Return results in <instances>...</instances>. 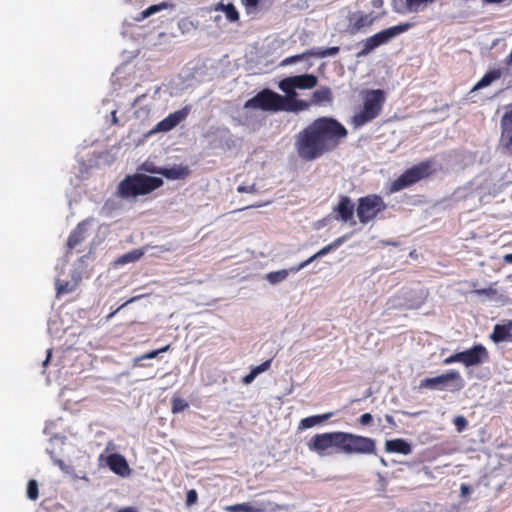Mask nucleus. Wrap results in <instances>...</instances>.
<instances>
[{
    "label": "nucleus",
    "instance_id": "obj_1",
    "mask_svg": "<svg viewBox=\"0 0 512 512\" xmlns=\"http://www.w3.org/2000/svg\"><path fill=\"white\" fill-rule=\"evenodd\" d=\"M347 134L336 119L319 117L296 135L295 148L302 160L312 161L335 150Z\"/></svg>",
    "mask_w": 512,
    "mask_h": 512
},
{
    "label": "nucleus",
    "instance_id": "obj_2",
    "mask_svg": "<svg viewBox=\"0 0 512 512\" xmlns=\"http://www.w3.org/2000/svg\"><path fill=\"white\" fill-rule=\"evenodd\" d=\"M307 446L310 451L319 455L327 454L330 448L347 455H374L377 452L376 441L373 438L342 431L316 434L309 440Z\"/></svg>",
    "mask_w": 512,
    "mask_h": 512
},
{
    "label": "nucleus",
    "instance_id": "obj_3",
    "mask_svg": "<svg viewBox=\"0 0 512 512\" xmlns=\"http://www.w3.org/2000/svg\"><path fill=\"white\" fill-rule=\"evenodd\" d=\"M295 104L292 99L284 98V96L277 92L265 88L259 91L255 96L248 99L245 104V109L262 110L265 112H290L294 108Z\"/></svg>",
    "mask_w": 512,
    "mask_h": 512
},
{
    "label": "nucleus",
    "instance_id": "obj_4",
    "mask_svg": "<svg viewBox=\"0 0 512 512\" xmlns=\"http://www.w3.org/2000/svg\"><path fill=\"white\" fill-rule=\"evenodd\" d=\"M163 185V180L145 174H134L126 176L118 184V195L122 198L137 197L146 195Z\"/></svg>",
    "mask_w": 512,
    "mask_h": 512
},
{
    "label": "nucleus",
    "instance_id": "obj_5",
    "mask_svg": "<svg viewBox=\"0 0 512 512\" xmlns=\"http://www.w3.org/2000/svg\"><path fill=\"white\" fill-rule=\"evenodd\" d=\"M436 172L435 160L429 158L405 170L390 186V192L403 190L420 180L426 179Z\"/></svg>",
    "mask_w": 512,
    "mask_h": 512
},
{
    "label": "nucleus",
    "instance_id": "obj_6",
    "mask_svg": "<svg viewBox=\"0 0 512 512\" xmlns=\"http://www.w3.org/2000/svg\"><path fill=\"white\" fill-rule=\"evenodd\" d=\"M385 100L386 96L383 90H368L364 95L363 109L353 116V124L360 127L378 117Z\"/></svg>",
    "mask_w": 512,
    "mask_h": 512
},
{
    "label": "nucleus",
    "instance_id": "obj_7",
    "mask_svg": "<svg viewBox=\"0 0 512 512\" xmlns=\"http://www.w3.org/2000/svg\"><path fill=\"white\" fill-rule=\"evenodd\" d=\"M413 26L412 23H400L398 25L384 29L363 41L361 50L356 54L358 58L368 55L375 48L388 43L392 38L408 31Z\"/></svg>",
    "mask_w": 512,
    "mask_h": 512
},
{
    "label": "nucleus",
    "instance_id": "obj_8",
    "mask_svg": "<svg viewBox=\"0 0 512 512\" xmlns=\"http://www.w3.org/2000/svg\"><path fill=\"white\" fill-rule=\"evenodd\" d=\"M387 209L383 198L378 194H369L358 199L356 213L359 222L368 224Z\"/></svg>",
    "mask_w": 512,
    "mask_h": 512
},
{
    "label": "nucleus",
    "instance_id": "obj_9",
    "mask_svg": "<svg viewBox=\"0 0 512 512\" xmlns=\"http://www.w3.org/2000/svg\"><path fill=\"white\" fill-rule=\"evenodd\" d=\"M464 382L460 373L450 370L436 377L425 378L420 382L419 388L443 390L450 388L452 391H459L463 388Z\"/></svg>",
    "mask_w": 512,
    "mask_h": 512
},
{
    "label": "nucleus",
    "instance_id": "obj_10",
    "mask_svg": "<svg viewBox=\"0 0 512 512\" xmlns=\"http://www.w3.org/2000/svg\"><path fill=\"white\" fill-rule=\"evenodd\" d=\"M500 128V145L504 152L512 157V104L507 106V110L500 120Z\"/></svg>",
    "mask_w": 512,
    "mask_h": 512
},
{
    "label": "nucleus",
    "instance_id": "obj_11",
    "mask_svg": "<svg viewBox=\"0 0 512 512\" xmlns=\"http://www.w3.org/2000/svg\"><path fill=\"white\" fill-rule=\"evenodd\" d=\"M462 364L466 367L477 366L489 360V352L482 344L461 352Z\"/></svg>",
    "mask_w": 512,
    "mask_h": 512
},
{
    "label": "nucleus",
    "instance_id": "obj_12",
    "mask_svg": "<svg viewBox=\"0 0 512 512\" xmlns=\"http://www.w3.org/2000/svg\"><path fill=\"white\" fill-rule=\"evenodd\" d=\"M279 88L286 94L284 98H290L295 103L293 104L295 109H293L291 112L303 111L309 107L307 102L297 99V93L295 92L296 85L293 76L281 80L279 83Z\"/></svg>",
    "mask_w": 512,
    "mask_h": 512
},
{
    "label": "nucleus",
    "instance_id": "obj_13",
    "mask_svg": "<svg viewBox=\"0 0 512 512\" xmlns=\"http://www.w3.org/2000/svg\"><path fill=\"white\" fill-rule=\"evenodd\" d=\"M354 211L355 205L352 200L348 196L342 195L332 212L336 220L355 224V221H353Z\"/></svg>",
    "mask_w": 512,
    "mask_h": 512
},
{
    "label": "nucleus",
    "instance_id": "obj_14",
    "mask_svg": "<svg viewBox=\"0 0 512 512\" xmlns=\"http://www.w3.org/2000/svg\"><path fill=\"white\" fill-rule=\"evenodd\" d=\"M94 221L93 218H87L80 223L71 231L67 239V248L72 251L78 245L85 241L88 232V226Z\"/></svg>",
    "mask_w": 512,
    "mask_h": 512
},
{
    "label": "nucleus",
    "instance_id": "obj_15",
    "mask_svg": "<svg viewBox=\"0 0 512 512\" xmlns=\"http://www.w3.org/2000/svg\"><path fill=\"white\" fill-rule=\"evenodd\" d=\"M190 112V108L188 106L175 111L174 113L169 114L166 118L160 121L157 126V131L167 132L176 127L180 122L186 119Z\"/></svg>",
    "mask_w": 512,
    "mask_h": 512
},
{
    "label": "nucleus",
    "instance_id": "obj_16",
    "mask_svg": "<svg viewBox=\"0 0 512 512\" xmlns=\"http://www.w3.org/2000/svg\"><path fill=\"white\" fill-rule=\"evenodd\" d=\"M107 466L115 474L120 476H127L130 472L129 465L125 457L119 453H112L106 457Z\"/></svg>",
    "mask_w": 512,
    "mask_h": 512
},
{
    "label": "nucleus",
    "instance_id": "obj_17",
    "mask_svg": "<svg viewBox=\"0 0 512 512\" xmlns=\"http://www.w3.org/2000/svg\"><path fill=\"white\" fill-rule=\"evenodd\" d=\"M345 239H346L345 236L335 239L332 243H330V244L326 245L325 247H323L322 249H320L318 252H316L310 258L301 262L298 266L291 267V271L293 273L300 271L301 269H303L304 267L309 265L311 262H313L317 258L322 257V256L328 254L329 252H331L332 250L338 248L345 241Z\"/></svg>",
    "mask_w": 512,
    "mask_h": 512
},
{
    "label": "nucleus",
    "instance_id": "obj_18",
    "mask_svg": "<svg viewBox=\"0 0 512 512\" xmlns=\"http://www.w3.org/2000/svg\"><path fill=\"white\" fill-rule=\"evenodd\" d=\"M503 75H507L504 68H494L487 71L484 76L473 86L470 93L491 85L494 81L500 79Z\"/></svg>",
    "mask_w": 512,
    "mask_h": 512
},
{
    "label": "nucleus",
    "instance_id": "obj_19",
    "mask_svg": "<svg viewBox=\"0 0 512 512\" xmlns=\"http://www.w3.org/2000/svg\"><path fill=\"white\" fill-rule=\"evenodd\" d=\"M191 173L189 166L187 165H174L170 168H162L160 175L164 176L168 180H183L187 178Z\"/></svg>",
    "mask_w": 512,
    "mask_h": 512
},
{
    "label": "nucleus",
    "instance_id": "obj_20",
    "mask_svg": "<svg viewBox=\"0 0 512 512\" xmlns=\"http://www.w3.org/2000/svg\"><path fill=\"white\" fill-rule=\"evenodd\" d=\"M224 509L227 512H266L267 505L264 502H256L255 504L245 502L229 505Z\"/></svg>",
    "mask_w": 512,
    "mask_h": 512
},
{
    "label": "nucleus",
    "instance_id": "obj_21",
    "mask_svg": "<svg viewBox=\"0 0 512 512\" xmlns=\"http://www.w3.org/2000/svg\"><path fill=\"white\" fill-rule=\"evenodd\" d=\"M385 449L389 453H398L403 455H408L412 452L411 445L401 438L387 440L385 443Z\"/></svg>",
    "mask_w": 512,
    "mask_h": 512
},
{
    "label": "nucleus",
    "instance_id": "obj_22",
    "mask_svg": "<svg viewBox=\"0 0 512 512\" xmlns=\"http://www.w3.org/2000/svg\"><path fill=\"white\" fill-rule=\"evenodd\" d=\"M332 416H333V412H328V413L321 414V415H313V416L303 418L299 423L298 429L303 430V429L312 428L324 421H327Z\"/></svg>",
    "mask_w": 512,
    "mask_h": 512
},
{
    "label": "nucleus",
    "instance_id": "obj_23",
    "mask_svg": "<svg viewBox=\"0 0 512 512\" xmlns=\"http://www.w3.org/2000/svg\"><path fill=\"white\" fill-rule=\"evenodd\" d=\"M511 330H512L511 325H508L507 323L503 324V325L496 324L494 326V329H493V332H492L490 338L495 343L506 341V340L512 338Z\"/></svg>",
    "mask_w": 512,
    "mask_h": 512
},
{
    "label": "nucleus",
    "instance_id": "obj_24",
    "mask_svg": "<svg viewBox=\"0 0 512 512\" xmlns=\"http://www.w3.org/2000/svg\"><path fill=\"white\" fill-rule=\"evenodd\" d=\"M296 89H312L314 88L317 83L318 79L313 74H303V75H297L293 76Z\"/></svg>",
    "mask_w": 512,
    "mask_h": 512
},
{
    "label": "nucleus",
    "instance_id": "obj_25",
    "mask_svg": "<svg viewBox=\"0 0 512 512\" xmlns=\"http://www.w3.org/2000/svg\"><path fill=\"white\" fill-rule=\"evenodd\" d=\"M356 19L350 25V32L355 34L365 27H369L373 23V18L370 14H359L355 16Z\"/></svg>",
    "mask_w": 512,
    "mask_h": 512
},
{
    "label": "nucleus",
    "instance_id": "obj_26",
    "mask_svg": "<svg viewBox=\"0 0 512 512\" xmlns=\"http://www.w3.org/2000/svg\"><path fill=\"white\" fill-rule=\"evenodd\" d=\"M332 100L333 96L329 87H322L313 92L312 102L315 104L331 103Z\"/></svg>",
    "mask_w": 512,
    "mask_h": 512
},
{
    "label": "nucleus",
    "instance_id": "obj_27",
    "mask_svg": "<svg viewBox=\"0 0 512 512\" xmlns=\"http://www.w3.org/2000/svg\"><path fill=\"white\" fill-rule=\"evenodd\" d=\"M339 50L340 49L338 46H333L329 48H314L309 50L308 54L313 57L325 58L328 56H335L336 54H338Z\"/></svg>",
    "mask_w": 512,
    "mask_h": 512
},
{
    "label": "nucleus",
    "instance_id": "obj_28",
    "mask_svg": "<svg viewBox=\"0 0 512 512\" xmlns=\"http://www.w3.org/2000/svg\"><path fill=\"white\" fill-rule=\"evenodd\" d=\"M434 1L435 0H405V4L409 12H419Z\"/></svg>",
    "mask_w": 512,
    "mask_h": 512
},
{
    "label": "nucleus",
    "instance_id": "obj_29",
    "mask_svg": "<svg viewBox=\"0 0 512 512\" xmlns=\"http://www.w3.org/2000/svg\"><path fill=\"white\" fill-rule=\"evenodd\" d=\"M144 252L141 249L132 250L121 257L118 258L117 263L119 264H127L130 262H135L139 260L143 256Z\"/></svg>",
    "mask_w": 512,
    "mask_h": 512
},
{
    "label": "nucleus",
    "instance_id": "obj_30",
    "mask_svg": "<svg viewBox=\"0 0 512 512\" xmlns=\"http://www.w3.org/2000/svg\"><path fill=\"white\" fill-rule=\"evenodd\" d=\"M289 272H292L291 268L289 270L283 269V270L273 271L266 275V279L271 284H277V283L285 280L288 277Z\"/></svg>",
    "mask_w": 512,
    "mask_h": 512
},
{
    "label": "nucleus",
    "instance_id": "obj_31",
    "mask_svg": "<svg viewBox=\"0 0 512 512\" xmlns=\"http://www.w3.org/2000/svg\"><path fill=\"white\" fill-rule=\"evenodd\" d=\"M189 407L188 402L178 396H174L171 400V411L173 414L180 413Z\"/></svg>",
    "mask_w": 512,
    "mask_h": 512
},
{
    "label": "nucleus",
    "instance_id": "obj_32",
    "mask_svg": "<svg viewBox=\"0 0 512 512\" xmlns=\"http://www.w3.org/2000/svg\"><path fill=\"white\" fill-rule=\"evenodd\" d=\"M169 349H170V345H166L162 348L146 352L145 354H142L141 356L137 357L135 359V363H138L139 361L145 360V359L156 358L159 354L169 351Z\"/></svg>",
    "mask_w": 512,
    "mask_h": 512
},
{
    "label": "nucleus",
    "instance_id": "obj_33",
    "mask_svg": "<svg viewBox=\"0 0 512 512\" xmlns=\"http://www.w3.org/2000/svg\"><path fill=\"white\" fill-rule=\"evenodd\" d=\"M226 19L229 22H237L239 21L240 15L234 4L228 3L226 4V9L224 11Z\"/></svg>",
    "mask_w": 512,
    "mask_h": 512
},
{
    "label": "nucleus",
    "instance_id": "obj_34",
    "mask_svg": "<svg viewBox=\"0 0 512 512\" xmlns=\"http://www.w3.org/2000/svg\"><path fill=\"white\" fill-rule=\"evenodd\" d=\"M27 497L30 500H36L39 497L38 483L34 479L29 480L27 483Z\"/></svg>",
    "mask_w": 512,
    "mask_h": 512
},
{
    "label": "nucleus",
    "instance_id": "obj_35",
    "mask_svg": "<svg viewBox=\"0 0 512 512\" xmlns=\"http://www.w3.org/2000/svg\"><path fill=\"white\" fill-rule=\"evenodd\" d=\"M55 463L64 473L69 474V475H73V476H75L77 478H80V479H86L85 473L83 475H77L75 473L74 468L72 466H70V465L65 464V462L63 460L58 459V460L55 461Z\"/></svg>",
    "mask_w": 512,
    "mask_h": 512
},
{
    "label": "nucleus",
    "instance_id": "obj_36",
    "mask_svg": "<svg viewBox=\"0 0 512 512\" xmlns=\"http://www.w3.org/2000/svg\"><path fill=\"white\" fill-rule=\"evenodd\" d=\"M272 359H268L258 366L251 369L252 375L257 377L260 373L267 371L271 367Z\"/></svg>",
    "mask_w": 512,
    "mask_h": 512
},
{
    "label": "nucleus",
    "instance_id": "obj_37",
    "mask_svg": "<svg viewBox=\"0 0 512 512\" xmlns=\"http://www.w3.org/2000/svg\"><path fill=\"white\" fill-rule=\"evenodd\" d=\"M166 7H167L166 3H162V4H158V5H152V6L148 7L146 10H144L142 12V18H148L152 14H154L156 12H159L162 9L166 8Z\"/></svg>",
    "mask_w": 512,
    "mask_h": 512
},
{
    "label": "nucleus",
    "instance_id": "obj_38",
    "mask_svg": "<svg viewBox=\"0 0 512 512\" xmlns=\"http://www.w3.org/2000/svg\"><path fill=\"white\" fill-rule=\"evenodd\" d=\"M142 169L148 173L160 174L162 167H157L153 163L145 162L142 164Z\"/></svg>",
    "mask_w": 512,
    "mask_h": 512
},
{
    "label": "nucleus",
    "instance_id": "obj_39",
    "mask_svg": "<svg viewBox=\"0 0 512 512\" xmlns=\"http://www.w3.org/2000/svg\"><path fill=\"white\" fill-rule=\"evenodd\" d=\"M141 296L138 295V296H134L130 299H128L125 303H123L122 305H120L116 310H114L113 312H111L106 318L107 320L111 319L112 317H114L122 308H124L126 305L130 304V303H133L135 302L136 300L140 299Z\"/></svg>",
    "mask_w": 512,
    "mask_h": 512
},
{
    "label": "nucleus",
    "instance_id": "obj_40",
    "mask_svg": "<svg viewBox=\"0 0 512 512\" xmlns=\"http://www.w3.org/2000/svg\"><path fill=\"white\" fill-rule=\"evenodd\" d=\"M198 500V494L197 491L194 489H191L186 494V505L191 506L194 505Z\"/></svg>",
    "mask_w": 512,
    "mask_h": 512
},
{
    "label": "nucleus",
    "instance_id": "obj_41",
    "mask_svg": "<svg viewBox=\"0 0 512 512\" xmlns=\"http://www.w3.org/2000/svg\"><path fill=\"white\" fill-rule=\"evenodd\" d=\"M504 64L506 65L505 73L508 75H512V48L510 53L505 57Z\"/></svg>",
    "mask_w": 512,
    "mask_h": 512
},
{
    "label": "nucleus",
    "instance_id": "obj_42",
    "mask_svg": "<svg viewBox=\"0 0 512 512\" xmlns=\"http://www.w3.org/2000/svg\"><path fill=\"white\" fill-rule=\"evenodd\" d=\"M72 292V286L70 285V282H65L58 284L57 286V294H64V293H70Z\"/></svg>",
    "mask_w": 512,
    "mask_h": 512
},
{
    "label": "nucleus",
    "instance_id": "obj_43",
    "mask_svg": "<svg viewBox=\"0 0 512 512\" xmlns=\"http://www.w3.org/2000/svg\"><path fill=\"white\" fill-rule=\"evenodd\" d=\"M454 424L457 430L460 432L467 426V420L463 416H457L454 419Z\"/></svg>",
    "mask_w": 512,
    "mask_h": 512
},
{
    "label": "nucleus",
    "instance_id": "obj_44",
    "mask_svg": "<svg viewBox=\"0 0 512 512\" xmlns=\"http://www.w3.org/2000/svg\"><path fill=\"white\" fill-rule=\"evenodd\" d=\"M358 421L362 426H367L372 423L373 416L370 413H364L359 417Z\"/></svg>",
    "mask_w": 512,
    "mask_h": 512
},
{
    "label": "nucleus",
    "instance_id": "obj_45",
    "mask_svg": "<svg viewBox=\"0 0 512 512\" xmlns=\"http://www.w3.org/2000/svg\"><path fill=\"white\" fill-rule=\"evenodd\" d=\"M456 362L462 363L461 352L455 353L444 359V364H452Z\"/></svg>",
    "mask_w": 512,
    "mask_h": 512
},
{
    "label": "nucleus",
    "instance_id": "obj_46",
    "mask_svg": "<svg viewBox=\"0 0 512 512\" xmlns=\"http://www.w3.org/2000/svg\"><path fill=\"white\" fill-rule=\"evenodd\" d=\"M309 50L300 54V55H295V56H291L289 57L288 59L285 60L286 63H295L297 61H300L302 60L304 57H307V56H310L308 54Z\"/></svg>",
    "mask_w": 512,
    "mask_h": 512
},
{
    "label": "nucleus",
    "instance_id": "obj_47",
    "mask_svg": "<svg viewBox=\"0 0 512 512\" xmlns=\"http://www.w3.org/2000/svg\"><path fill=\"white\" fill-rule=\"evenodd\" d=\"M242 4L247 8H256L259 4V0H241Z\"/></svg>",
    "mask_w": 512,
    "mask_h": 512
},
{
    "label": "nucleus",
    "instance_id": "obj_48",
    "mask_svg": "<svg viewBox=\"0 0 512 512\" xmlns=\"http://www.w3.org/2000/svg\"><path fill=\"white\" fill-rule=\"evenodd\" d=\"M237 190L240 193H243V192L252 193V192L255 191V186L254 185H251V186H238Z\"/></svg>",
    "mask_w": 512,
    "mask_h": 512
},
{
    "label": "nucleus",
    "instance_id": "obj_49",
    "mask_svg": "<svg viewBox=\"0 0 512 512\" xmlns=\"http://www.w3.org/2000/svg\"><path fill=\"white\" fill-rule=\"evenodd\" d=\"M256 377L252 375V372L250 371L247 375H245L242 379V382L246 385L252 383Z\"/></svg>",
    "mask_w": 512,
    "mask_h": 512
},
{
    "label": "nucleus",
    "instance_id": "obj_50",
    "mask_svg": "<svg viewBox=\"0 0 512 512\" xmlns=\"http://www.w3.org/2000/svg\"><path fill=\"white\" fill-rule=\"evenodd\" d=\"M478 295H490L493 293L492 289H476L474 291Z\"/></svg>",
    "mask_w": 512,
    "mask_h": 512
},
{
    "label": "nucleus",
    "instance_id": "obj_51",
    "mask_svg": "<svg viewBox=\"0 0 512 512\" xmlns=\"http://www.w3.org/2000/svg\"><path fill=\"white\" fill-rule=\"evenodd\" d=\"M226 9V4H224L223 2H219L218 4L215 5L214 7V10L215 11H222L224 12Z\"/></svg>",
    "mask_w": 512,
    "mask_h": 512
},
{
    "label": "nucleus",
    "instance_id": "obj_52",
    "mask_svg": "<svg viewBox=\"0 0 512 512\" xmlns=\"http://www.w3.org/2000/svg\"><path fill=\"white\" fill-rule=\"evenodd\" d=\"M484 2L488 4H500L504 2H512V0H484Z\"/></svg>",
    "mask_w": 512,
    "mask_h": 512
},
{
    "label": "nucleus",
    "instance_id": "obj_53",
    "mask_svg": "<svg viewBox=\"0 0 512 512\" xmlns=\"http://www.w3.org/2000/svg\"><path fill=\"white\" fill-rule=\"evenodd\" d=\"M269 203H270V202L252 204V205L248 206V208L261 207V206L267 205V204H269ZM245 209H247V207H245ZM242 210H244V208L238 209L237 211H242Z\"/></svg>",
    "mask_w": 512,
    "mask_h": 512
},
{
    "label": "nucleus",
    "instance_id": "obj_54",
    "mask_svg": "<svg viewBox=\"0 0 512 512\" xmlns=\"http://www.w3.org/2000/svg\"><path fill=\"white\" fill-rule=\"evenodd\" d=\"M118 512H139L135 507H125L120 509Z\"/></svg>",
    "mask_w": 512,
    "mask_h": 512
},
{
    "label": "nucleus",
    "instance_id": "obj_55",
    "mask_svg": "<svg viewBox=\"0 0 512 512\" xmlns=\"http://www.w3.org/2000/svg\"><path fill=\"white\" fill-rule=\"evenodd\" d=\"M504 261L506 263H509V264H512V253L511 254H506L504 257H503Z\"/></svg>",
    "mask_w": 512,
    "mask_h": 512
},
{
    "label": "nucleus",
    "instance_id": "obj_56",
    "mask_svg": "<svg viewBox=\"0 0 512 512\" xmlns=\"http://www.w3.org/2000/svg\"><path fill=\"white\" fill-rule=\"evenodd\" d=\"M385 419L386 421L391 424V425H395V421H394V418L391 416V415H386L385 416Z\"/></svg>",
    "mask_w": 512,
    "mask_h": 512
},
{
    "label": "nucleus",
    "instance_id": "obj_57",
    "mask_svg": "<svg viewBox=\"0 0 512 512\" xmlns=\"http://www.w3.org/2000/svg\"><path fill=\"white\" fill-rule=\"evenodd\" d=\"M50 357H51V350H48V354H47V357H46L45 361L43 362V366L47 365V363L50 360Z\"/></svg>",
    "mask_w": 512,
    "mask_h": 512
},
{
    "label": "nucleus",
    "instance_id": "obj_58",
    "mask_svg": "<svg viewBox=\"0 0 512 512\" xmlns=\"http://www.w3.org/2000/svg\"><path fill=\"white\" fill-rule=\"evenodd\" d=\"M461 491H462V493H466V492H468V491H469V487H468V486H466V485H462V486H461Z\"/></svg>",
    "mask_w": 512,
    "mask_h": 512
},
{
    "label": "nucleus",
    "instance_id": "obj_59",
    "mask_svg": "<svg viewBox=\"0 0 512 512\" xmlns=\"http://www.w3.org/2000/svg\"><path fill=\"white\" fill-rule=\"evenodd\" d=\"M507 324L511 325V329H512V319Z\"/></svg>",
    "mask_w": 512,
    "mask_h": 512
},
{
    "label": "nucleus",
    "instance_id": "obj_60",
    "mask_svg": "<svg viewBox=\"0 0 512 512\" xmlns=\"http://www.w3.org/2000/svg\"><path fill=\"white\" fill-rule=\"evenodd\" d=\"M370 395H371V392H370V391H368V392H367V394L365 395V397H368V396H370Z\"/></svg>",
    "mask_w": 512,
    "mask_h": 512
}]
</instances>
